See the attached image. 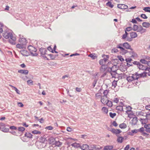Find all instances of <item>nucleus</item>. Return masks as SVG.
Here are the masks:
<instances>
[{"label":"nucleus","instance_id":"obj_18","mask_svg":"<svg viewBox=\"0 0 150 150\" xmlns=\"http://www.w3.org/2000/svg\"><path fill=\"white\" fill-rule=\"evenodd\" d=\"M107 68V65H102L100 67V70L101 71L104 72L106 70Z\"/></svg>","mask_w":150,"mask_h":150},{"label":"nucleus","instance_id":"obj_20","mask_svg":"<svg viewBox=\"0 0 150 150\" xmlns=\"http://www.w3.org/2000/svg\"><path fill=\"white\" fill-rule=\"evenodd\" d=\"M21 53L23 56H28L29 55L28 53V52L27 50H21Z\"/></svg>","mask_w":150,"mask_h":150},{"label":"nucleus","instance_id":"obj_42","mask_svg":"<svg viewBox=\"0 0 150 150\" xmlns=\"http://www.w3.org/2000/svg\"><path fill=\"white\" fill-rule=\"evenodd\" d=\"M147 61H146L145 59H141L140 60V62L143 64H147Z\"/></svg>","mask_w":150,"mask_h":150},{"label":"nucleus","instance_id":"obj_30","mask_svg":"<svg viewBox=\"0 0 150 150\" xmlns=\"http://www.w3.org/2000/svg\"><path fill=\"white\" fill-rule=\"evenodd\" d=\"M107 102L105 103L107 106L110 107H111L112 106V102L108 100H107Z\"/></svg>","mask_w":150,"mask_h":150},{"label":"nucleus","instance_id":"obj_41","mask_svg":"<svg viewBox=\"0 0 150 150\" xmlns=\"http://www.w3.org/2000/svg\"><path fill=\"white\" fill-rule=\"evenodd\" d=\"M133 30L134 31H137L138 30L139 28V26L135 24H134L133 26Z\"/></svg>","mask_w":150,"mask_h":150},{"label":"nucleus","instance_id":"obj_9","mask_svg":"<svg viewBox=\"0 0 150 150\" xmlns=\"http://www.w3.org/2000/svg\"><path fill=\"white\" fill-rule=\"evenodd\" d=\"M131 75L132 77V79H133V82L134 83H133L134 84V83H135L136 85L137 86L139 85L140 82L139 81H138V79H136V77L135 76V74H131Z\"/></svg>","mask_w":150,"mask_h":150},{"label":"nucleus","instance_id":"obj_35","mask_svg":"<svg viewBox=\"0 0 150 150\" xmlns=\"http://www.w3.org/2000/svg\"><path fill=\"white\" fill-rule=\"evenodd\" d=\"M95 55L96 54L95 53L91 54L88 55V56L91 58L92 59H95L97 57Z\"/></svg>","mask_w":150,"mask_h":150},{"label":"nucleus","instance_id":"obj_45","mask_svg":"<svg viewBox=\"0 0 150 150\" xmlns=\"http://www.w3.org/2000/svg\"><path fill=\"white\" fill-rule=\"evenodd\" d=\"M18 129L19 131L23 133L25 130V128L23 127H20L18 128Z\"/></svg>","mask_w":150,"mask_h":150},{"label":"nucleus","instance_id":"obj_21","mask_svg":"<svg viewBox=\"0 0 150 150\" xmlns=\"http://www.w3.org/2000/svg\"><path fill=\"white\" fill-rule=\"evenodd\" d=\"M142 26L146 28H148L150 27V23L147 22H144L142 23Z\"/></svg>","mask_w":150,"mask_h":150},{"label":"nucleus","instance_id":"obj_27","mask_svg":"<svg viewBox=\"0 0 150 150\" xmlns=\"http://www.w3.org/2000/svg\"><path fill=\"white\" fill-rule=\"evenodd\" d=\"M107 98V97H103L102 96L101 98V102L102 103L105 105L106 103V101L107 100L106 99V98Z\"/></svg>","mask_w":150,"mask_h":150},{"label":"nucleus","instance_id":"obj_11","mask_svg":"<svg viewBox=\"0 0 150 150\" xmlns=\"http://www.w3.org/2000/svg\"><path fill=\"white\" fill-rule=\"evenodd\" d=\"M110 131L113 133L115 134L116 135L119 134L122 132V131L120 129H115L114 128H111ZM117 136V135H116Z\"/></svg>","mask_w":150,"mask_h":150},{"label":"nucleus","instance_id":"obj_54","mask_svg":"<svg viewBox=\"0 0 150 150\" xmlns=\"http://www.w3.org/2000/svg\"><path fill=\"white\" fill-rule=\"evenodd\" d=\"M45 128L46 129L52 130L53 129V128L52 126H50L46 127Z\"/></svg>","mask_w":150,"mask_h":150},{"label":"nucleus","instance_id":"obj_63","mask_svg":"<svg viewBox=\"0 0 150 150\" xmlns=\"http://www.w3.org/2000/svg\"><path fill=\"white\" fill-rule=\"evenodd\" d=\"M143 9L145 12L150 13V10L147 7H144Z\"/></svg>","mask_w":150,"mask_h":150},{"label":"nucleus","instance_id":"obj_7","mask_svg":"<svg viewBox=\"0 0 150 150\" xmlns=\"http://www.w3.org/2000/svg\"><path fill=\"white\" fill-rule=\"evenodd\" d=\"M117 7L118 8L122 9H128V6L124 4H118L117 5Z\"/></svg>","mask_w":150,"mask_h":150},{"label":"nucleus","instance_id":"obj_58","mask_svg":"<svg viewBox=\"0 0 150 150\" xmlns=\"http://www.w3.org/2000/svg\"><path fill=\"white\" fill-rule=\"evenodd\" d=\"M132 30L133 28L131 27H127V28H126L125 29V30H126V31H129L130 30Z\"/></svg>","mask_w":150,"mask_h":150},{"label":"nucleus","instance_id":"obj_26","mask_svg":"<svg viewBox=\"0 0 150 150\" xmlns=\"http://www.w3.org/2000/svg\"><path fill=\"white\" fill-rule=\"evenodd\" d=\"M113 68H115V69H116L117 68L116 65H114V66H112V67L111 68L110 67H109L108 68H107V71L106 72H109L110 73L112 71V69H113Z\"/></svg>","mask_w":150,"mask_h":150},{"label":"nucleus","instance_id":"obj_56","mask_svg":"<svg viewBox=\"0 0 150 150\" xmlns=\"http://www.w3.org/2000/svg\"><path fill=\"white\" fill-rule=\"evenodd\" d=\"M134 74H135V76L136 77V79H138L139 77H140V74H138L137 72H135Z\"/></svg>","mask_w":150,"mask_h":150},{"label":"nucleus","instance_id":"obj_3","mask_svg":"<svg viewBox=\"0 0 150 150\" xmlns=\"http://www.w3.org/2000/svg\"><path fill=\"white\" fill-rule=\"evenodd\" d=\"M48 136L47 135H44L42 137H41L39 139V141L40 142L44 144V147L46 145V144L47 143Z\"/></svg>","mask_w":150,"mask_h":150},{"label":"nucleus","instance_id":"obj_13","mask_svg":"<svg viewBox=\"0 0 150 150\" xmlns=\"http://www.w3.org/2000/svg\"><path fill=\"white\" fill-rule=\"evenodd\" d=\"M19 41L21 44H22L23 45H26L27 43L26 39L25 38H20L19 40Z\"/></svg>","mask_w":150,"mask_h":150},{"label":"nucleus","instance_id":"obj_10","mask_svg":"<svg viewBox=\"0 0 150 150\" xmlns=\"http://www.w3.org/2000/svg\"><path fill=\"white\" fill-rule=\"evenodd\" d=\"M132 115H134V117H133V119L131 120V123L132 125H135L137 124V122L138 121L137 120V117L135 115H134L133 114H132Z\"/></svg>","mask_w":150,"mask_h":150},{"label":"nucleus","instance_id":"obj_38","mask_svg":"<svg viewBox=\"0 0 150 150\" xmlns=\"http://www.w3.org/2000/svg\"><path fill=\"white\" fill-rule=\"evenodd\" d=\"M104 149H107L108 150H112L113 148V146H106L104 147Z\"/></svg>","mask_w":150,"mask_h":150},{"label":"nucleus","instance_id":"obj_24","mask_svg":"<svg viewBox=\"0 0 150 150\" xmlns=\"http://www.w3.org/2000/svg\"><path fill=\"white\" fill-rule=\"evenodd\" d=\"M117 136V142L118 143H122L123 142L124 138H123V137H122Z\"/></svg>","mask_w":150,"mask_h":150},{"label":"nucleus","instance_id":"obj_34","mask_svg":"<svg viewBox=\"0 0 150 150\" xmlns=\"http://www.w3.org/2000/svg\"><path fill=\"white\" fill-rule=\"evenodd\" d=\"M96 145H91L89 146V149L90 150H95Z\"/></svg>","mask_w":150,"mask_h":150},{"label":"nucleus","instance_id":"obj_6","mask_svg":"<svg viewBox=\"0 0 150 150\" xmlns=\"http://www.w3.org/2000/svg\"><path fill=\"white\" fill-rule=\"evenodd\" d=\"M122 46L127 49H130L131 50H133V49L131 48V45L127 42H124L123 44H122Z\"/></svg>","mask_w":150,"mask_h":150},{"label":"nucleus","instance_id":"obj_57","mask_svg":"<svg viewBox=\"0 0 150 150\" xmlns=\"http://www.w3.org/2000/svg\"><path fill=\"white\" fill-rule=\"evenodd\" d=\"M47 55L48 56H50V58H51V59L53 60V59H55L54 54H48Z\"/></svg>","mask_w":150,"mask_h":150},{"label":"nucleus","instance_id":"obj_40","mask_svg":"<svg viewBox=\"0 0 150 150\" xmlns=\"http://www.w3.org/2000/svg\"><path fill=\"white\" fill-rule=\"evenodd\" d=\"M106 5L111 8H112L114 6V5L112 4L111 2L110 1H108L106 3Z\"/></svg>","mask_w":150,"mask_h":150},{"label":"nucleus","instance_id":"obj_61","mask_svg":"<svg viewBox=\"0 0 150 150\" xmlns=\"http://www.w3.org/2000/svg\"><path fill=\"white\" fill-rule=\"evenodd\" d=\"M140 16L142 18L144 19H147L148 18L146 16V15L145 14H141Z\"/></svg>","mask_w":150,"mask_h":150},{"label":"nucleus","instance_id":"obj_22","mask_svg":"<svg viewBox=\"0 0 150 150\" xmlns=\"http://www.w3.org/2000/svg\"><path fill=\"white\" fill-rule=\"evenodd\" d=\"M148 119L149 118H147L145 119L140 118V121L142 124H146L148 122Z\"/></svg>","mask_w":150,"mask_h":150},{"label":"nucleus","instance_id":"obj_2","mask_svg":"<svg viewBox=\"0 0 150 150\" xmlns=\"http://www.w3.org/2000/svg\"><path fill=\"white\" fill-rule=\"evenodd\" d=\"M47 51V50L46 49L41 47L39 49L38 54H40V56L43 57L44 59H46L47 60H49V59L45 56V54H47L46 53Z\"/></svg>","mask_w":150,"mask_h":150},{"label":"nucleus","instance_id":"obj_50","mask_svg":"<svg viewBox=\"0 0 150 150\" xmlns=\"http://www.w3.org/2000/svg\"><path fill=\"white\" fill-rule=\"evenodd\" d=\"M132 55L131 56V57H137V53L134 52V51L132 52Z\"/></svg>","mask_w":150,"mask_h":150},{"label":"nucleus","instance_id":"obj_64","mask_svg":"<svg viewBox=\"0 0 150 150\" xmlns=\"http://www.w3.org/2000/svg\"><path fill=\"white\" fill-rule=\"evenodd\" d=\"M118 52V50L117 49L115 48L112 49V52L117 53Z\"/></svg>","mask_w":150,"mask_h":150},{"label":"nucleus","instance_id":"obj_59","mask_svg":"<svg viewBox=\"0 0 150 150\" xmlns=\"http://www.w3.org/2000/svg\"><path fill=\"white\" fill-rule=\"evenodd\" d=\"M27 83L29 85H33V81L31 80H28L27 81Z\"/></svg>","mask_w":150,"mask_h":150},{"label":"nucleus","instance_id":"obj_49","mask_svg":"<svg viewBox=\"0 0 150 150\" xmlns=\"http://www.w3.org/2000/svg\"><path fill=\"white\" fill-rule=\"evenodd\" d=\"M117 81L114 80L112 83V86H114V88H115L117 85Z\"/></svg>","mask_w":150,"mask_h":150},{"label":"nucleus","instance_id":"obj_28","mask_svg":"<svg viewBox=\"0 0 150 150\" xmlns=\"http://www.w3.org/2000/svg\"><path fill=\"white\" fill-rule=\"evenodd\" d=\"M1 130L4 132H9V129L4 127H1Z\"/></svg>","mask_w":150,"mask_h":150},{"label":"nucleus","instance_id":"obj_37","mask_svg":"<svg viewBox=\"0 0 150 150\" xmlns=\"http://www.w3.org/2000/svg\"><path fill=\"white\" fill-rule=\"evenodd\" d=\"M102 110L103 112L105 113L106 114L108 113V110L106 107H103L102 109Z\"/></svg>","mask_w":150,"mask_h":150},{"label":"nucleus","instance_id":"obj_14","mask_svg":"<svg viewBox=\"0 0 150 150\" xmlns=\"http://www.w3.org/2000/svg\"><path fill=\"white\" fill-rule=\"evenodd\" d=\"M138 29L137 32H139L141 34L144 33L146 31V29L144 28L141 25H139Z\"/></svg>","mask_w":150,"mask_h":150},{"label":"nucleus","instance_id":"obj_53","mask_svg":"<svg viewBox=\"0 0 150 150\" xmlns=\"http://www.w3.org/2000/svg\"><path fill=\"white\" fill-rule=\"evenodd\" d=\"M99 64L102 66V65H103L105 64H104V61L102 59H100L99 61Z\"/></svg>","mask_w":150,"mask_h":150},{"label":"nucleus","instance_id":"obj_55","mask_svg":"<svg viewBox=\"0 0 150 150\" xmlns=\"http://www.w3.org/2000/svg\"><path fill=\"white\" fill-rule=\"evenodd\" d=\"M9 129L11 130H16L17 129V127L14 126H10L9 127Z\"/></svg>","mask_w":150,"mask_h":150},{"label":"nucleus","instance_id":"obj_47","mask_svg":"<svg viewBox=\"0 0 150 150\" xmlns=\"http://www.w3.org/2000/svg\"><path fill=\"white\" fill-rule=\"evenodd\" d=\"M117 57L118 58L119 60H120L121 62H123L124 61V59L121 55L117 56Z\"/></svg>","mask_w":150,"mask_h":150},{"label":"nucleus","instance_id":"obj_44","mask_svg":"<svg viewBox=\"0 0 150 150\" xmlns=\"http://www.w3.org/2000/svg\"><path fill=\"white\" fill-rule=\"evenodd\" d=\"M109 92V91H108L107 90H105L103 92V94L104 95L103 96V97H108L107 96V95Z\"/></svg>","mask_w":150,"mask_h":150},{"label":"nucleus","instance_id":"obj_16","mask_svg":"<svg viewBox=\"0 0 150 150\" xmlns=\"http://www.w3.org/2000/svg\"><path fill=\"white\" fill-rule=\"evenodd\" d=\"M140 132L142 133V134L145 136L146 137L149 134L144 132V129L143 127H142L140 128Z\"/></svg>","mask_w":150,"mask_h":150},{"label":"nucleus","instance_id":"obj_52","mask_svg":"<svg viewBox=\"0 0 150 150\" xmlns=\"http://www.w3.org/2000/svg\"><path fill=\"white\" fill-rule=\"evenodd\" d=\"M32 133L34 134H41V132L39 131H38L36 130H35L33 131L32 132Z\"/></svg>","mask_w":150,"mask_h":150},{"label":"nucleus","instance_id":"obj_29","mask_svg":"<svg viewBox=\"0 0 150 150\" xmlns=\"http://www.w3.org/2000/svg\"><path fill=\"white\" fill-rule=\"evenodd\" d=\"M71 145L75 148H79L80 147V145L79 144H77L76 143H73Z\"/></svg>","mask_w":150,"mask_h":150},{"label":"nucleus","instance_id":"obj_51","mask_svg":"<svg viewBox=\"0 0 150 150\" xmlns=\"http://www.w3.org/2000/svg\"><path fill=\"white\" fill-rule=\"evenodd\" d=\"M140 129H134L131 131V132L132 133V134L136 133L138 132H140Z\"/></svg>","mask_w":150,"mask_h":150},{"label":"nucleus","instance_id":"obj_43","mask_svg":"<svg viewBox=\"0 0 150 150\" xmlns=\"http://www.w3.org/2000/svg\"><path fill=\"white\" fill-rule=\"evenodd\" d=\"M132 78L131 76H129L127 77L126 79L128 82H130L131 81H133V79H132Z\"/></svg>","mask_w":150,"mask_h":150},{"label":"nucleus","instance_id":"obj_19","mask_svg":"<svg viewBox=\"0 0 150 150\" xmlns=\"http://www.w3.org/2000/svg\"><path fill=\"white\" fill-rule=\"evenodd\" d=\"M18 72L25 75L27 74L28 73V71L27 70L21 69L18 71Z\"/></svg>","mask_w":150,"mask_h":150},{"label":"nucleus","instance_id":"obj_8","mask_svg":"<svg viewBox=\"0 0 150 150\" xmlns=\"http://www.w3.org/2000/svg\"><path fill=\"white\" fill-rule=\"evenodd\" d=\"M28 49L31 54H33V52H36L37 50L35 47L31 45L29 46L28 47Z\"/></svg>","mask_w":150,"mask_h":150},{"label":"nucleus","instance_id":"obj_5","mask_svg":"<svg viewBox=\"0 0 150 150\" xmlns=\"http://www.w3.org/2000/svg\"><path fill=\"white\" fill-rule=\"evenodd\" d=\"M56 142L55 138L51 137L48 136L47 142L49 144L54 145Z\"/></svg>","mask_w":150,"mask_h":150},{"label":"nucleus","instance_id":"obj_25","mask_svg":"<svg viewBox=\"0 0 150 150\" xmlns=\"http://www.w3.org/2000/svg\"><path fill=\"white\" fill-rule=\"evenodd\" d=\"M33 136V135L31 134L29 132H26L24 135L25 137H26L27 138L30 139L32 138Z\"/></svg>","mask_w":150,"mask_h":150},{"label":"nucleus","instance_id":"obj_17","mask_svg":"<svg viewBox=\"0 0 150 150\" xmlns=\"http://www.w3.org/2000/svg\"><path fill=\"white\" fill-rule=\"evenodd\" d=\"M80 149L83 150H88L89 149V146L86 144H84L82 146L80 145Z\"/></svg>","mask_w":150,"mask_h":150},{"label":"nucleus","instance_id":"obj_39","mask_svg":"<svg viewBox=\"0 0 150 150\" xmlns=\"http://www.w3.org/2000/svg\"><path fill=\"white\" fill-rule=\"evenodd\" d=\"M22 44H18L16 45V47L17 48L19 49H23L24 48Z\"/></svg>","mask_w":150,"mask_h":150},{"label":"nucleus","instance_id":"obj_15","mask_svg":"<svg viewBox=\"0 0 150 150\" xmlns=\"http://www.w3.org/2000/svg\"><path fill=\"white\" fill-rule=\"evenodd\" d=\"M102 57L103 58L102 59L104 61V64H105L106 62L108 61L109 58V56L108 55H106L105 54H103L102 55Z\"/></svg>","mask_w":150,"mask_h":150},{"label":"nucleus","instance_id":"obj_33","mask_svg":"<svg viewBox=\"0 0 150 150\" xmlns=\"http://www.w3.org/2000/svg\"><path fill=\"white\" fill-rule=\"evenodd\" d=\"M62 143L60 142L59 141H56L54 145L55 146L60 147L62 145Z\"/></svg>","mask_w":150,"mask_h":150},{"label":"nucleus","instance_id":"obj_46","mask_svg":"<svg viewBox=\"0 0 150 150\" xmlns=\"http://www.w3.org/2000/svg\"><path fill=\"white\" fill-rule=\"evenodd\" d=\"M147 73L145 72H144L143 73L140 74V77H146L147 75Z\"/></svg>","mask_w":150,"mask_h":150},{"label":"nucleus","instance_id":"obj_1","mask_svg":"<svg viewBox=\"0 0 150 150\" xmlns=\"http://www.w3.org/2000/svg\"><path fill=\"white\" fill-rule=\"evenodd\" d=\"M3 36L6 39H8L10 38L11 39H9V42L12 45H15L16 44L15 41L16 38L15 36L13 35L11 32H6L3 34Z\"/></svg>","mask_w":150,"mask_h":150},{"label":"nucleus","instance_id":"obj_31","mask_svg":"<svg viewBox=\"0 0 150 150\" xmlns=\"http://www.w3.org/2000/svg\"><path fill=\"white\" fill-rule=\"evenodd\" d=\"M116 109L117 110H119V111L124 112L122 105H119L117 106L116 108Z\"/></svg>","mask_w":150,"mask_h":150},{"label":"nucleus","instance_id":"obj_60","mask_svg":"<svg viewBox=\"0 0 150 150\" xmlns=\"http://www.w3.org/2000/svg\"><path fill=\"white\" fill-rule=\"evenodd\" d=\"M47 49L52 53H54V51H53V49L50 46L48 47L47 48Z\"/></svg>","mask_w":150,"mask_h":150},{"label":"nucleus","instance_id":"obj_36","mask_svg":"<svg viewBox=\"0 0 150 150\" xmlns=\"http://www.w3.org/2000/svg\"><path fill=\"white\" fill-rule=\"evenodd\" d=\"M10 86L12 87L16 92V93L19 94H20V91L18 90V89L15 87H14L11 85H10Z\"/></svg>","mask_w":150,"mask_h":150},{"label":"nucleus","instance_id":"obj_32","mask_svg":"<svg viewBox=\"0 0 150 150\" xmlns=\"http://www.w3.org/2000/svg\"><path fill=\"white\" fill-rule=\"evenodd\" d=\"M119 127L121 129H125L127 127V125L125 123H122L120 124Z\"/></svg>","mask_w":150,"mask_h":150},{"label":"nucleus","instance_id":"obj_48","mask_svg":"<svg viewBox=\"0 0 150 150\" xmlns=\"http://www.w3.org/2000/svg\"><path fill=\"white\" fill-rule=\"evenodd\" d=\"M109 115L111 117L113 118L116 116V114L115 113H112V112L109 113Z\"/></svg>","mask_w":150,"mask_h":150},{"label":"nucleus","instance_id":"obj_12","mask_svg":"<svg viewBox=\"0 0 150 150\" xmlns=\"http://www.w3.org/2000/svg\"><path fill=\"white\" fill-rule=\"evenodd\" d=\"M138 68L139 69H141L143 70L148 71L150 69V67H148L145 66L142 64H141L139 66Z\"/></svg>","mask_w":150,"mask_h":150},{"label":"nucleus","instance_id":"obj_23","mask_svg":"<svg viewBox=\"0 0 150 150\" xmlns=\"http://www.w3.org/2000/svg\"><path fill=\"white\" fill-rule=\"evenodd\" d=\"M130 36L132 38H134L137 36V34L135 32H132L130 33Z\"/></svg>","mask_w":150,"mask_h":150},{"label":"nucleus","instance_id":"obj_4","mask_svg":"<svg viewBox=\"0 0 150 150\" xmlns=\"http://www.w3.org/2000/svg\"><path fill=\"white\" fill-rule=\"evenodd\" d=\"M116 47L119 48L122 51V54H125L127 53H128L129 51L125 50L123 47H122V44L120 43L117 45Z\"/></svg>","mask_w":150,"mask_h":150},{"label":"nucleus","instance_id":"obj_62","mask_svg":"<svg viewBox=\"0 0 150 150\" xmlns=\"http://www.w3.org/2000/svg\"><path fill=\"white\" fill-rule=\"evenodd\" d=\"M97 79H95L94 80L93 82V87H94L95 86L96 84L97 83Z\"/></svg>","mask_w":150,"mask_h":150}]
</instances>
